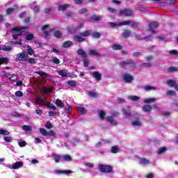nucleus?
Here are the masks:
<instances>
[{"label":"nucleus","instance_id":"f257e3e1","mask_svg":"<svg viewBox=\"0 0 178 178\" xmlns=\"http://www.w3.org/2000/svg\"><path fill=\"white\" fill-rule=\"evenodd\" d=\"M120 65L121 66V67H126V66H129V67L136 69L137 66V61H134L132 59L124 60L123 61L120 62Z\"/></svg>","mask_w":178,"mask_h":178},{"label":"nucleus","instance_id":"f03ea898","mask_svg":"<svg viewBox=\"0 0 178 178\" xmlns=\"http://www.w3.org/2000/svg\"><path fill=\"white\" fill-rule=\"evenodd\" d=\"M27 29V26H24V27H14L13 29V31H20L19 33L18 34H15V35H13V38L14 40H17L19 35H24L26 34H27V31H26Z\"/></svg>","mask_w":178,"mask_h":178},{"label":"nucleus","instance_id":"7ed1b4c3","mask_svg":"<svg viewBox=\"0 0 178 178\" xmlns=\"http://www.w3.org/2000/svg\"><path fill=\"white\" fill-rule=\"evenodd\" d=\"M99 172H101V173H106V174L113 173V166L99 164Z\"/></svg>","mask_w":178,"mask_h":178},{"label":"nucleus","instance_id":"20e7f679","mask_svg":"<svg viewBox=\"0 0 178 178\" xmlns=\"http://www.w3.org/2000/svg\"><path fill=\"white\" fill-rule=\"evenodd\" d=\"M16 59L21 62H26L29 59V55L26 51H22L17 55Z\"/></svg>","mask_w":178,"mask_h":178},{"label":"nucleus","instance_id":"39448f33","mask_svg":"<svg viewBox=\"0 0 178 178\" xmlns=\"http://www.w3.org/2000/svg\"><path fill=\"white\" fill-rule=\"evenodd\" d=\"M122 113L124 118H131V108L130 106H125L122 108Z\"/></svg>","mask_w":178,"mask_h":178},{"label":"nucleus","instance_id":"423d86ee","mask_svg":"<svg viewBox=\"0 0 178 178\" xmlns=\"http://www.w3.org/2000/svg\"><path fill=\"white\" fill-rule=\"evenodd\" d=\"M120 15H124L127 17L129 16H133L134 12L131 9L125 8L120 11Z\"/></svg>","mask_w":178,"mask_h":178},{"label":"nucleus","instance_id":"0eeeda50","mask_svg":"<svg viewBox=\"0 0 178 178\" xmlns=\"http://www.w3.org/2000/svg\"><path fill=\"white\" fill-rule=\"evenodd\" d=\"M92 74L93 77L95 79L96 81H101V80H102V74H101L98 71L92 72Z\"/></svg>","mask_w":178,"mask_h":178},{"label":"nucleus","instance_id":"6e6552de","mask_svg":"<svg viewBox=\"0 0 178 178\" xmlns=\"http://www.w3.org/2000/svg\"><path fill=\"white\" fill-rule=\"evenodd\" d=\"M131 35V31L129 29H124L123 32L121 33V37L122 38L127 39Z\"/></svg>","mask_w":178,"mask_h":178},{"label":"nucleus","instance_id":"1a4fd4ad","mask_svg":"<svg viewBox=\"0 0 178 178\" xmlns=\"http://www.w3.org/2000/svg\"><path fill=\"white\" fill-rule=\"evenodd\" d=\"M23 166V162L22 161H17L15 163L13 164L12 166L9 165L8 166L10 169H19V168H22Z\"/></svg>","mask_w":178,"mask_h":178},{"label":"nucleus","instance_id":"9d476101","mask_svg":"<svg viewBox=\"0 0 178 178\" xmlns=\"http://www.w3.org/2000/svg\"><path fill=\"white\" fill-rule=\"evenodd\" d=\"M123 80L124 83H130L133 80V76L127 73L123 75Z\"/></svg>","mask_w":178,"mask_h":178},{"label":"nucleus","instance_id":"9b49d317","mask_svg":"<svg viewBox=\"0 0 178 178\" xmlns=\"http://www.w3.org/2000/svg\"><path fill=\"white\" fill-rule=\"evenodd\" d=\"M77 54L78 55H80L81 58H82V59H87V58H88V56H87V54H86V51H84V50L83 49H79L77 50Z\"/></svg>","mask_w":178,"mask_h":178},{"label":"nucleus","instance_id":"f8f14e48","mask_svg":"<svg viewBox=\"0 0 178 178\" xmlns=\"http://www.w3.org/2000/svg\"><path fill=\"white\" fill-rule=\"evenodd\" d=\"M159 27V23L158 22H153L149 24V30H155V29H158Z\"/></svg>","mask_w":178,"mask_h":178},{"label":"nucleus","instance_id":"ddd939ff","mask_svg":"<svg viewBox=\"0 0 178 178\" xmlns=\"http://www.w3.org/2000/svg\"><path fill=\"white\" fill-rule=\"evenodd\" d=\"M142 110L143 111V112H145L146 113H149L151 112V111H152V106L145 104L143 106Z\"/></svg>","mask_w":178,"mask_h":178},{"label":"nucleus","instance_id":"4468645a","mask_svg":"<svg viewBox=\"0 0 178 178\" xmlns=\"http://www.w3.org/2000/svg\"><path fill=\"white\" fill-rule=\"evenodd\" d=\"M35 102L38 104V105H41L42 106H46L47 104H45V100L41 99V97H37L35 99Z\"/></svg>","mask_w":178,"mask_h":178},{"label":"nucleus","instance_id":"2eb2a0df","mask_svg":"<svg viewBox=\"0 0 178 178\" xmlns=\"http://www.w3.org/2000/svg\"><path fill=\"white\" fill-rule=\"evenodd\" d=\"M73 38H74V41H76V42H82L83 41H86V38H84L83 36L79 35H74L73 36Z\"/></svg>","mask_w":178,"mask_h":178},{"label":"nucleus","instance_id":"dca6fc26","mask_svg":"<svg viewBox=\"0 0 178 178\" xmlns=\"http://www.w3.org/2000/svg\"><path fill=\"white\" fill-rule=\"evenodd\" d=\"M56 173H57V175H70V173H73V171L70 170H56Z\"/></svg>","mask_w":178,"mask_h":178},{"label":"nucleus","instance_id":"f3484780","mask_svg":"<svg viewBox=\"0 0 178 178\" xmlns=\"http://www.w3.org/2000/svg\"><path fill=\"white\" fill-rule=\"evenodd\" d=\"M92 33V31L91 30L85 31L83 32L80 33L79 35H81V37H88L91 35Z\"/></svg>","mask_w":178,"mask_h":178},{"label":"nucleus","instance_id":"a211bd4d","mask_svg":"<svg viewBox=\"0 0 178 178\" xmlns=\"http://www.w3.org/2000/svg\"><path fill=\"white\" fill-rule=\"evenodd\" d=\"M69 8V4H63L59 5L58 6V12H65Z\"/></svg>","mask_w":178,"mask_h":178},{"label":"nucleus","instance_id":"6ab92c4d","mask_svg":"<svg viewBox=\"0 0 178 178\" xmlns=\"http://www.w3.org/2000/svg\"><path fill=\"white\" fill-rule=\"evenodd\" d=\"M90 19L91 20H93V22H101V20H102V16L93 15L92 17H90Z\"/></svg>","mask_w":178,"mask_h":178},{"label":"nucleus","instance_id":"aec40b11","mask_svg":"<svg viewBox=\"0 0 178 178\" xmlns=\"http://www.w3.org/2000/svg\"><path fill=\"white\" fill-rule=\"evenodd\" d=\"M73 45V42L68 40V41H65L63 43V48H70V47Z\"/></svg>","mask_w":178,"mask_h":178},{"label":"nucleus","instance_id":"412c9836","mask_svg":"<svg viewBox=\"0 0 178 178\" xmlns=\"http://www.w3.org/2000/svg\"><path fill=\"white\" fill-rule=\"evenodd\" d=\"M112 49L114 51H122V49H123V47L120 44H113L112 46Z\"/></svg>","mask_w":178,"mask_h":178},{"label":"nucleus","instance_id":"4be33fe9","mask_svg":"<svg viewBox=\"0 0 178 178\" xmlns=\"http://www.w3.org/2000/svg\"><path fill=\"white\" fill-rule=\"evenodd\" d=\"M143 90H145V91H155V90H156V88H155L154 86H145L143 87Z\"/></svg>","mask_w":178,"mask_h":178},{"label":"nucleus","instance_id":"5701e85b","mask_svg":"<svg viewBox=\"0 0 178 178\" xmlns=\"http://www.w3.org/2000/svg\"><path fill=\"white\" fill-rule=\"evenodd\" d=\"M107 122H108V123H111V124H117V122L115 121V120H113V117L112 116H107L106 118Z\"/></svg>","mask_w":178,"mask_h":178},{"label":"nucleus","instance_id":"b1692460","mask_svg":"<svg viewBox=\"0 0 178 178\" xmlns=\"http://www.w3.org/2000/svg\"><path fill=\"white\" fill-rule=\"evenodd\" d=\"M56 106H58V108H64L65 107V104H63V102H62V100L57 99H56Z\"/></svg>","mask_w":178,"mask_h":178},{"label":"nucleus","instance_id":"393cba45","mask_svg":"<svg viewBox=\"0 0 178 178\" xmlns=\"http://www.w3.org/2000/svg\"><path fill=\"white\" fill-rule=\"evenodd\" d=\"M143 102L145 104H152L154 102H156V99H155V98L145 99L143 100Z\"/></svg>","mask_w":178,"mask_h":178},{"label":"nucleus","instance_id":"a878e982","mask_svg":"<svg viewBox=\"0 0 178 178\" xmlns=\"http://www.w3.org/2000/svg\"><path fill=\"white\" fill-rule=\"evenodd\" d=\"M54 159L56 163H59V162L60 161V159H62V156L59 154H54Z\"/></svg>","mask_w":178,"mask_h":178},{"label":"nucleus","instance_id":"bb28decb","mask_svg":"<svg viewBox=\"0 0 178 178\" xmlns=\"http://www.w3.org/2000/svg\"><path fill=\"white\" fill-rule=\"evenodd\" d=\"M67 84L70 86V87H76V86H77V81L75 80L68 81Z\"/></svg>","mask_w":178,"mask_h":178},{"label":"nucleus","instance_id":"cd10ccee","mask_svg":"<svg viewBox=\"0 0 178 178\" xmlns=\"http://www.w3.org/2000/svg\"><path fill=\"white\" fill-rule=\"evenodd\" d=\"M89 55H93L94 56H101V54H99L98 51L94 49L89 50Z\"/></svg>","mask_w":178,"mask_h":178},{"label":"nucleus","instance_id":"c85d7f7f","mask_svg":"<svg viewBox=\"0 0 178 178\" xmlns=\"http://www.w3.org/2000/svg\"><path fill=\"white\" fill-rule=\"evenodd\" d=\"M165 151H168V148L166 147H160L157 151V154L161 155V154H163V152H165Z\"/></svg>","mask_w":178,"mask_h":178},{"label":"nucleus","instance_id":"c756f323","mask_svg":"<svg viewBox=\"0 0 178 178\" xmlns=\"http://www.w3.org/2000/svg\"><path fill=\"white\" fill-rule=\"evenodd\" d=\"M9 62V59L8 58H0V66L1 65H6Z\"/></svg>","mask_w":178,"mask_h":178},{"label":"nucleus","instance_id":"7c9ffc66","mask_svg":"<svg viewBox=\"0 0 178 178\" xmlns=\"http://www.w3.org/2000/svg\"><path fill=\"white\" fill-rule=\"evenodd\" d=\"M43 91L45 94H51V92H54V88L51 87L50 88H44Z\"/></svg>","mask_w":178,"mask_h":178},{"label":"nucleus","instance_id":"2f4dec72","mask_svg":"<svg viewBox=\"0 0 178 178\" xmlns=\"http://www.w3.org/2000/svg\"><path fill=\"white\" fill-rule=\"evenodd\" d=\"M167 84L170 86V87H175L176 86V81L172 79L168 80Z\"/></svg>","mask_w":178,"mask_h":178},{"label":"nucleus","instance_id":"473e14b6","mask_svg":"<svg viewBox=\"0 0 178 178\" xmlns=\"http://www.w3.org/2000/svg\"><path fill=\"white\" fill-rule=\"evenodd\" d=\"M0 134H1V136H9V134H10V132L8 130L1 129H0Z\"/></svg>","mask_w":178,"mask_h":178},{"label":"nucleus","instance_id":"72a5a7b5","mask_svg":"<svg viewBox=\"0 0 178 178\" xmlns=\"http://www.w3.org/2000/svg\"><path fill=\"white\" fill-rule=\"evenodd\" d=\"M54 35L56 38H60L62 37V31H56L54 33Z\"/></svg>","mask_w":178,"mask_h":178},{"label":"nucleus","instance_id":"f704fd0d","mask_svg":"<svg viewBox=\"0 0 178 178\" xmlns=\"http://www.w3.org/2000/svg\"><path fill=\"white\" fill-rule=\"evenodd\" d=\"M119 152V146H113L111 147V154H118Z\"/></svg>","mask_w":178,"mask_h":178},{"label":"nucleus","instance_id":"c9c22d12","mask_svg":"<svg viewBox=\"0 0 178 178\" xmlns=\"http://www.w3.org/2000/svg\"><path fill=\"white\" fill-rule=\"evenodd\" d=\"M40 133L41 134L42 136H44V137L48 136V131H46V129H44V128H40Z\"/></svg>","mask_w":178,"mask_h":178},{"label":"nucleus","instance_id":"e433bc0d","mask_svg":"<svg viewBox=\"0 0 178 178\" xmlns=\"http://www.w3.org/2000/svg\"><path fill=\"white\" fill-rule=\"evenodd\" d=\"M22 130H24V131H31V130H33V128L30 125H24L22 127Z\"/></svg>","mask_w":178,"mask_h":178},{"label":"nucleus","instance_id":"4c0bfd02","mask_svg":"<svg viewBox=\"0 0 178 178\" xmlns=\"http://www.w3.org/2000/svg\"><path fill=\"white\" fill-rule=\"evenodd\" d=\"M168 72H169L170 73L178 72V67H170L168 68Z\"/></svg>","mask_w":178,"mask_h":178},{"label":"nucleus","instance_id":"58836bf2","mask_svg":"<svg viewBox=\"0 0 178 178\" xmlns=\"http://www.w3.org/2000/svg\"><path fill=\"white\" fill-rule=\"evenodd\" d=\"M77 111H78V113H80L81 115H84V113H87V111H86V108L83 107H78Z\"/></svg>","mask_w":178,"mask_h":178},{"label":"nucleus","instance_id":"ea45409f","mask_svg":"<svg viewBox=\"0 0 178 178\" xmlns=\"http://www.w3.org/2000/svg\"><path fill=\"white\" fill-rule=\"evenodd\" d=\"M62 158L64 161H66L67 162H70V161H72V156H70V155L69 154H65L63 156Z\"/></svg>","mask_w":178,"mask_h":178},{"label":"nucleus","instance_id":"a19ab883","mask_svg":"<svg viewBox=\"0 0 178 178\" xmlns=\"http://www.w3.org/2000/svg\"><path fill=\"white\" fill-rule=\"evenodd\" d=\"M89 97H91L92 98H98V94L97 92H94L92 91L88 92Z\"/></svg>","mask_w":178,"mask_h":178},{"label":"nucleus","instance_id":"79ce46f5","mask_svg":"<svg viewBox=\"0 0 178 178\" xmlns=\"http://www.w3.org/2000/svg\"><path fill=\"white\" fill-rule=\"evenodd\" d=\"M92 37L93 38H101V33H99V32H92Z\"/></svg>","mask_w":178,"mask_h":178},{"label":"nucleus","instance_id":"37998d69","mask_svg":"<svg viewBox=\"0 0 178 178\" xmlns=\"http://www.w3.org/2000/svg\"><path fill=\"white\" fill-rule=\"evenodd\" d=\"M131 21H129V20L123 21L119 23V26H129V24H131Z\"/></svg>","mask_w":178,"mask_h":178},{"label":"nucleus","instance_id":"c03bdc74","mask_svg":"<svg viewBox=\"0 0 178 178\" xmlns=\"http://www.w3.org/2000/svg\"><path fill=\"white\" fill-rule=\"evenodd\" d=\"M26 41H31L32 40H34V34L29 33L26 37Z\"/></svg>","mask_w":178,"mask_h":178},{"label":"nucleus","instance_id":"a18cd8bd","mask_svg":"<svg viewBox=\"0 0 178 178\" xmlns=\"http://www.w3.org/2000/svg\"><path fill=\"white\" fill-rule=\"evenodd\" d=\"M140 162L141 165H147L148 163H149V161L145 158H142Z\"/></svg>","mask_w":178,"mask_h":178},{"label":"nucleus","instance_id":"49530a36","mask_svg":"<svg viewBox=\"0 0 178 178\" xmlns=\"http://www.w3.org/2000/svg\"><path fill=\"white\" fill-rule=\"evenodd\" d=\"M3 140L6 143H12L13 141L12 136H4Z\"/></svg>","mask_w":178,"mask_h":178},{"label":"nucleus","instance_id":"de8ad7c7","mask_svg":"<svg viewBox=\"0 0 178 178\" xmlns=\"http://www.w3.org/2000/svg\"><path fill=\"white\" fill-rule=\"evenodd\" d=\"M27 60L28 63H31V65H35V63H37V60L34 58H30Z\"/></svg>","mask_w":178,"mask_h":178},{"label":"nucleus","instance_id":"09e8293b","mask_svg":"<svg viewBox=\"0 0 178 178\" xmlns=\"http://www.w3.org/2000/svg\"><path fill=\"white\" fill-rule=\"evenodd\" d=\"M26 54L30 55L31 56L32 55H34V49H33L32 48H30V47L26 49Z\"/></svg>","mask_w":178,"mask_h":178},{"label":"nucleus","instance_id":"8fccbe9b","mask_svg":"<svg viewBox=\"0 0 178 178\" xmlns=\"http://www.w3.org/2000/svg\"><path fill=\"white\" fill-rule=\"evenodd\" d=\"M47 136H50L51 137H56V134H55V131L54 130L51 129L49 131H47Z\"/></svg>","mask_w":178,"mask_h":178},{"label":"nucleus","instance_id":"3c124183","mask_svg":"<svg viewBox=\"0 0 178 178\" xmlns=\"http://www.w3.org/2000/svg\"><path fill=\"white\" fill-rule=\"evenodd\" d=\"M132 126H136V127H140L142 125L141 122L140 120H135L132 122Z\"/></svg>","mask_w":178,"mask_h":178},{"label":"nucleus","instance_id":"603ef678","mask_svg":"<svg viewBox=\"0 0 178 178\" xmlns=\"http://www.w3.org/2000/svg\"><path fill=\"white\" fill-rule=\"evenodd\" d=\"M105 116H106L105 111L101 110L99 111V118H100V119H102V120H104V119H105Z\"/></svg>","mask_w":178,"mask_h":178},{"label":"nucleus","instance_id":"864d4df0","mask_svg":"<svg viewBox=\"0 0 178 178\" xmlns=\"http://www.w3.org/2000/svg\"><path fill=\"white\" fill-rule=\"evenodd\" d=\"M52 63H54L55 65H59V63H60V60H59V58L54 57L52 60H51Z\"/></svg>","mask_w":178,"mask_h":178},{"label":"nucleus","instance_id":"5fc2aeb1","mask_svg":"<svg viewBox=\"0 0 178 178\" xmlns=\"http://www.w3.org/2000/svg\"><path fill=\"white\" fill-rule=\"evenodd\" d=\"M167 95H169V97H175V95H176V91L168 90L167 91Z\"/></svg>","mask_w":178,"mask_h":178},{"label":"nucleus","instance_id":"6e6d98bb","mask_svg":"<svg viewBox=\"0 0 178 178\" xmlns=\"http://www.w3.org/2000/svg\"><path fill=\"white\" fill-rule=\"evenodd\" d=\"M131 27H138L140 26V23L135 22V21H131Z\"/></svg>","mask_w":178,"mask_h":178},{"label":"nucleus","instance_id":"4d7b16f0","mask_svg":"<svg viewBox=\"0 0 178 178\" xmlns=\"http://www.w3.org/2000/svg\"><path fill=\"white\" fill-rule=\"evenodd\" d=\"M65 111L68 115L72 113V111H73V107L72 106H68V107L65 108Z\"/></svg>","mask_w":178,"mask_h":178},{"label":"nucleus","instance_id":"13d9d810","mask_svg":"<svg viewBox=\"0 0 178 178\" xmlns=\"http://www.w3.org/2000/svg\"><path fill=\"white\" fill-rule=\"evenodd\" d=\"M129 99H131V101H139L140 97L132 95L129 97Z\"/></svg>","mask_w":178,"mask_h":178},{"label":"nucleus","instance_id":"bf43d9fd","mask_svg":"<svg viewBox=\"0 0 178 178\" xmlns=\"http://www.w3.org/2000/svg\"><path fill=\"white\" fill-rule=\"evenodd\" d=\"M35 74H39V76H46V77H48V74H47V72H44L42 71L35 72Z\"/></svg>","mask_w":178,"mask_h":178},{"label":"nucleus","instance_id":"052dcab7","mask_svg":"<svg viewBox=\"0 0 178 178\" xmlns=\"http://www.w3.org/2000/svg\"><path fill=\"white\" fill-rule=\"evenodd\" d=\"M46 106H47V108H51L54 111H56V107L52 103H49V104H46Z\"/></svg>","mask_w":178,"mask_h":178},{"label":"nucleus","instance_id":"680f3d73","mask_svg":"<svg viewBox=\"0 0 178 178\" xmlns=\"http://www.w3.org/2000/svg\"><path fill=\"white\" fill-rule=\"evenodd\" d=\"M140 66H142L143 67H152V64L148 63H143L140 64Z\"/></svg>","mask_w":178,"mask_h":178},{"label":"nucleus","instance_id":"e2e57ef3","mask_svg":"<svg viewBox=\"0 0 178 178\" xmlns=\"http://www.w3.org/2000/svg\"><path fill=\"white\" fill-rule=\"evenodd\" d=\"M58 74L63 77H67V73L65 72L63 70L58 71Z\"/></svg>","mask_w":178,"mask_h":178},{"label":"nucleus","instance_id":"0e129e2a","mask_svg":"<svg viewBox=\"0 0 178 178\" xmlns=\"http://www.w3.org/2000/svg\"><path fill=\"white\" fill-rule=\"evenodd\" d=\"M14 10H15V8H10L7 9L6 14L7 15H12V13H13Z\"/></svg>","mask_w":178,"mask_h":178},{"label":"nucleus","instance_id":"69168bd1","mask_svg":"<svg viewBox=\"0 0 178 178\" xmlns=\"http://www.w3.org/2000/svg\"><path fill=\"white\" fill-rule=\"evenodd\" d=\"M46 129H52V123H51V121H48L45 124Z\"/></svg>","mask_w":178,"mask_h":178},{"label":"nucleus","instance_id":"338daca9","mask_svg":"<svg viewBox=\"0 0 178 178\" xmlns=\"http://www.w3.org/2000/svg\"><path fill=\"white\" fill-rule=\"evenodd\" d=\"M52 10H54V8H44V13H51V12H52Z\"/></svg>","mask_w":178,"mask_h":178},{"label":"nucleus","instance_id":"774afa93","mask_svg":"<svg viewBox=\"0 0 178 178\" xmlns=\"http://www.w3.org/2000/svg\"><path fill=\"white\" fill-rule=\"evenodd\" d=\"M15 95L17 97H23V92L20 91V90H18L17 92H15Z\"/></svg>","mask_w":178,"mask_h":178}]
</instances>
